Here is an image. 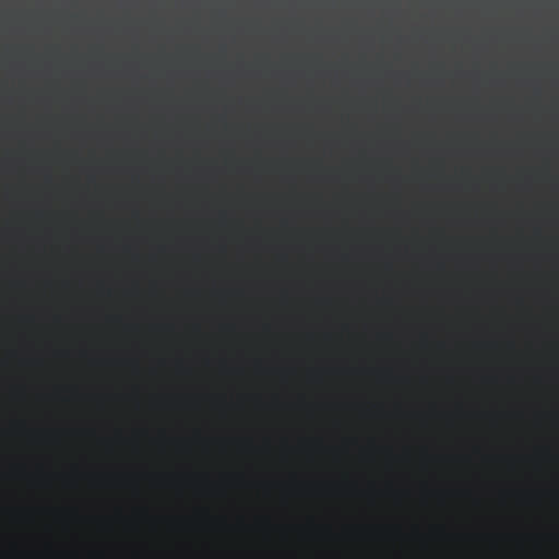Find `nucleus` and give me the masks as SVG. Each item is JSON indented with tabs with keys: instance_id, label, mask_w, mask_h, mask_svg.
I'll use <instances>...</instances> for the list:
<instances>
[{
	"instance_id": "f257e3e1",
	"label": "nucleus",
	"mask_w": 559,
	"mask_h": 559,
	"mask_svg": "<svg viewBox=\"0 0 559 559\" xmlns=\"http://www.w3.org/2000/svg\"><path fill=\"white\" fill-rule=\"evenodd\" d=\"M395 35H396V36H400L401 34H400V33H396Z\"/></svg>"
},
{
	"instance_id": "f03ea898",
	"label": "nucleus",
	"mask_w": 559,
	"mask_h": 559,
	"mask_svg": "<svg viewBox=\"0 0 559 559\" xmlns=\"http://www.w3.org/2000/svg\"><path fill=\"white\" fill-rule=\"evenodd\" d=\"M464 35H465V36H468L469 34H468V33H465Z\"/></svg>"
},
{
	"instance_id": "7ed1b4c3",
	"label": "nucleus",
	"mask_w": 559,
	"mask_h": 559,
	"mask_svg": "<svg viewBox=\"0 0 559 559\" xmlns=\"http://www.w3.org/2000/svg\"><path fill=\"white\" fill-rule=\"evenodd\" d=\"M525 35H526V36H530L531 34H530V33H526Z\"/></svg>"
}]
</instances>
